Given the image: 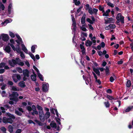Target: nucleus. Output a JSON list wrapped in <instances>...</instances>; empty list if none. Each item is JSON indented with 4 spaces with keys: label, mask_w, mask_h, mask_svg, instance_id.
<instances>
[{
    "label": "nucleus",
    "mask_w": 133,
    "mask_h": 133,
    "mask_svg": "<svg viewBox=\"0 0 133 133\" xmlns=\"http://www.w3.org/2000/svg\"><path fill=\"white\" fill-rule=\"evenodd\" d=\"M116 19L117 20L116 23L117 24L119 25V23L120 22V21L122 23H124V17L123 16H122L121 14L120 13L118 14L116 17Z\"/></svg>",
    "instance_id": "f257e3e1"
},
{
    "label": "nucleus",
    "mask_w": 133,
    "mask_h": 133,
    "mask_svg": "<svg viewBox=\"0 0 133 133\" xmlns=\"http://www.w3.org/2000/svg\"><path fill=\"white\" fill-rule=\"evenodd\" d=\"M20 59L18 58H16L15 60L12 59L11 60H9L8 62L9 65L12 67H14L15 65L18 64L17 62H18Z\"/></svg>",
    "instance_id": "f03ea898"
},
{
    "label": "nucleus",
    "mask_w": 133,
    "mask_h": 133,
    "mask_svg": "<svg viewBox=\"0 0 133 133\" xmlns=\"http://www.w3.org/2000/svg\"><path fill=\"white\" fill-rule=\"evenodd\" d=\"M2 38L3 40L4 41H7L9 40V37L7 34H3L1 35Z\"/></svg>",
    "instance_id": "7ed1b4c3"
},
{
    "label": "nucleus",
    "mask_w": 133,
    "mask_h": 133,
    "mask_svg": "<svg viewBox=\"0 0 133 133\" xmlns=\"http://www.w3.org/2000/svg\"><path fill=\"white\" fill-rule=\"evenodd\" d=\"M104 20L105 21V23L107 24L108 23H110L111 22H112L113 21V19L111 17H106L104 18Z\"/></svg>",
    "instance_id": "20e7f679"
},
{
    "label": "nucleus",
    "mask_w": 133,
    "mask_h": 133,
    "mask_svg": "<svg viewBox=\"0 0 133 133\" xmlns=\"http://www.w3.org/2000/svg\"><path fill=\"white\" fill-rule=\"evenodd\" d=\"M29 71L28 69H26L23 70V74L24 76L28 77L29 76Z\"/></svg>",
    "instance_id": "39448f33"
},
{
    "label": "nucleus",
    "mask_w": 133,
    "mask_h": 133,
    "mask_svg": "<svg viewBox=\"0 0 133 133\" xmlns=\"http://www.w3.org/2000/svg\"><path fill=\"white\" fill-rule=\"evenodd\" d=\"M88 77H87V78H89V80L88 79H87L85 80V82L86 84L88 85L89 84H90V85L91 84V77L90 74H88Z\"/></svg>",
    "instance_id": "423d86ee"
},
{
    "label": "nucleus",
    "mask_w": 133,
    "mask_h": 133,
    "mask_svg": "<svg viewBox=\"0 0 133 133\" xmlns=\"http://www.w3.org/2000/svg\"><path fill=\"white\" fill-rule=\"evenodd\" d=\"M11 48L9 45H7L5 46L4 49V51L8 53H10L11 51Z\"/></svg>",
    "instance_id": "0eeeda50"
},
{
    "label": "nucleus",
    "mask_w": 133,
    "mask_h": 133,
    "mask_svg": "<svg viewBox=\"0 0 133 133\" xmlns=\"http://www.w3.org/2000/svg\"><path fill=\"white\" fill-rule=\"evenodd\" d=\"M18 85L22 88H24L26 86L25 83L23 81H20L18 83Z\"/></svg>",
    "instance_id": "6e6552de"
},
{
    "label": "nucleus",
    "mask_w": 133,
    "mask_h": 133,
    "mask_svg": "<svg viewBox=\"0 0 133 133\" xmlns=\"http://www.w3.org/2000/svg\"><path fill=\"white\" fill-rule=\"evenodd\" d=\"M92 44V41H90L89 39L87 40L86 42L85 45L87 46H90Z\"/></svg>",
    "instance_id": "1a4fd4ad"
},
{
    "label": "nucleus",
    "mask_w": 133,
    "mask_h": 133,
    "mask_svg": "<svg viewBox=\"0 0 133 133\" xmlns=\"http://www.w3.org/2000/svg\"><path fill=\"white\" fill-rule=\"evenodd\" d=\"M19 95V94L17 92H13L10 96V98L15 97H17Z\"/></svg>",
    "instance_id": "9d476101"
},
{
    "label": "nucleus",
    "mask_w": 133,
    "mask_h": 133,
    "mask_svg": "<svg viewBox=\"0 0 133 133\" xmlns=\"http://www.w3.org/2000/svg\"><path fill=\"white\" fill-rule=\"evenodd\" d=\"M42 90L44 92H46L48 90V87L46 84H44L42 85Z\"/></svg>",
    "instance_id": "9b49d317"
},
{
    "label": "nucleus",
    "mask_w": 133,
    "mask_h": 133,
    "mask_svg": "<svg viewBox=\"0 0 133 133\" xmlns=\"http://www.w3.org/2000/svg\"><path fill=\"white\" fill-rule=\"evenodd\" d=\"M22 49L23 51L27 54H28V50L25 46L24 44H22L21 45Z\"/></svg>",
    "instance_id": "f8f14e48"
},
{
    "label": "nucleus",
    "mask_w": 133,
    "mask_h": 133,
    "mask_svg": "<svg viewBox=\"0 0 133 133\" xmlns=\"http://www.w3.org/2000/svg\"><path fill=\"white\" fill-rule=\"evenodd\" d=\"M92 68L94 72H95L98 76H99L100 72L99 70L95 68L94 66H92Z\"/></svg>",
    "instance_id": "ddd939ff"
},
{
    "label": "nucleus",
    "mask_w": 133,
    "mask_h": 133,
    "mask_svg": "<svg viewBox=\"0 0 133 133\" xmlns=\"http://www.w3.org/2000/svg\"><path fill=\"white\" fill-rule=\"evenodd\" d=\"M110 9H108L107 10L105 13H103V16H109V13L110 12Z\"/></svg>",
    "instance_id": "4468645a"
},
{
    "label": "nucleus",
    "mask_w": 133,
    "mask_h": 133,
    "mask_svg": "<svg viewBox=\"0 0 133 133\" xmlns=\"http://www.w3.org/2000/svg\"><path fill=\"white\" fill-rule=\"evenodd\" d=\"M86 15H85L84 14L83 16L82 17L81 19V22L82 24H84L85 23V19Z\"/></svg>",
    "instance_id": "2eb2a0df"
},
{
    "label": "nucleus",
    "mask_w": 133,
    "mask_h": 133,
    "mask_svg": "<svg viewBox=\"0 0 133 133\" xmlns=\"http://www.w3.org/2000/svg\"><path fill=\"white\" fill-rule=\"evenodd\" d=\"M36 74H35V75H31V79L32 81H36Z\"/></svg>",
    "instance_id": "dca6fc26"
},
{
    "label": "nucleus",
    "mask_w": 133,
    "mask_h": 133,
    "mask_svg": "<svg viewBox=\"0 0 133 133\" xmlns=\"http://www.w3.org/2000/svg\"><path fill=\"white\" fill-rule=\"evenodd\" d=\"M8 131L10 133H12L13 132V127L10 125L8 127Z\"/></svg>",
    "instance_id": "f3484780"
},
{
    "label": "nucleus",
    "mask_w": 133,
    "mask_h": 133,
    "mask_svg": "<svg viewBox=\"0 0 133 133\" xmlns=\"http://www.w3.org/2000/svg\"><path fill=\"white\" fill-rule=\"evenodd\" d=\"M28 54L31 57V58L34 61H35V58L33 54H32L31 52H29V53Z\"/></svg>",
    "instance_id": "a211bd4d"
},
{
    "label": "nucleus",
    "mask_w": 133,
    "mask_h": 133,
    "mask_svg": "<svg viewBox=\"0 0 133 133\" xmlns=\"http://www.w3.org/2000/svg\"><path fill=\"white\" fill-rule=\"evenodd\" d=\"M11 90L12 91H19L20 90L19 89H17L16 87L14 86H13L11 88Z\"/></svg>",
    "instance_id": "6ab92c4d"
},
{
    "label": "nucleus",
    "mask_w": 133,
    "mask_h": 133,
    "mask_svg": "<svg viewBox=\"0 0 133 133\" xmlns=\"http://www.w3.org/2000/svg\"><path fill=\"white\" fill-rule=\"evenodd\" d=\"M131 85V81L130 80H128L127 82L126 85L128 88H130Z\"/></svg>",
    "instance_id": "aec40b11"
},
{
    "label": "nucleus",
    "mask_w": 133,
    "mask_h": 133,
    "mask_svg": "<svg viewBox=\"0 0 133 133\" xmlns=\"http://www.w3.org/2000/svg\"><path fill=\"white\" fill-rule=\"evenodd\" d=\"M50 125L53 128H56L57 127V124L56 123H51Z\"/></svg>",
    "instance_id": "412c9836"
},
{
    "label": "nucleus",
    "mask_w": 133,
    "mask_h": 133,
    "mask_svg": "<svg viewBox=\"0 0 133 133\" xmlns=\"http://www.w3.org/2000/svg\"><path fill=\"white\" fill-rule=\"evenodd\" d=\"M7 121L8 123L12 124L14 122L13 120L11 118H7Z\"/></svg>",
    "instance_id": "4be33fe9"
},
{
    "label": "nucleus",
    "mask_w": 133,
    "mask_h": 133,
    "mask_svg": "<svg viewBox=\"0 0 133 133\" xmlns=\"http://www.w3.org/2000/svg\"><path fill=\"white\" fill-rule=\"evenodd\" d=\"M38 76L41 80L43 81L44 80L43 79L42 75L39 72L37 73Z\"/></svg>",
    "instance_id": "5701e85b"
},
{
    "label": "nucleus",
    "mask_w": 133,
    "mask_h": 133,
    "mask_svg": "<svg viewBox=\"0 0 133 133\" xmlns=\"http://www.w3.org/2000/svg\"><path fill=\"white\" fill-rule=\"evenodd\" d=\"M16 70L19 73H21L23 72L22 69L19 67H17L16 68Z\"/></svg>",
    "instance_id": "b1692460"
},
{
    "label": "nucleus",
    "mask_w": 133,
    "mask_h": 133,
    "mask_svg": "<svg viewBox=\"0 0 133 133\" xmlns=\"http://www.w3.org/2000/svg\"><path fill=\"white\" fill-rule=\"evenodd\" d=\"M132 108H133V106L128 107L125 110V112H128Z\"/></svg>",
    "instance_id": "393cba45"
},
{
    "label": "nucleus",
    "mask_w": 133,
    "mask_h": 133,
    "mask_svg": "<svg viewBox=\"0 0 133 133\" xmlns=\"http://www.w3.org/2000/svg\"><path fill=\"white\" fill-rule=\"evenodd\" d=\"M15 113L16 114L19 116H21L22 115V113L21 112L16 110L15 111Z\"/></svg>",
    "instance_id": "a878e982"
},
{
    "label": "nucleus",
    "mask_w": 133,
    "mask_h": 133,
    "mask_svg": "<svg viewBox=\"0 0 133 133\" xmlns=\"http://www.w3.org/2000/svg\"><path fill=\"white\" fill-rule=\"evenodd\" d=\"M14 76L16 77L17 79L19 80H20L21 79V76L20 75L18 74H14Z\"/></svg>",
    "instance_id": "bb28decb"
},
{
    "label": "nucleus",
    "mask_w": 133,
    "mask_h": 133,
    "mask_svg": "<svg viewBox=\"0 0 133 133\" xmlns=\"http://www.w3.org/2000/svg\"><path fill=\"white\" fill-rule=\"evenodd\" d=\"M50 116V113L49 112H46L44 116L46 119L49 118Z\"/></svg>",
    "instance_id": "cd10ccee"
},
{
    "label": "nucleus",
    "mask_w": 133,
    "mask_h": 133,
    "mask_svg": "<svg viewBox=\"0 0 133 133\" xmlns=\"http://www.w3.org/2000/svg\"><path fill=\"white\" fill-rule=\"evenodd\" d=\"M3 122L4 123L6 124L8 123V122L7 121V118L5 117H3V119H2Z\"/></svg>",
    "instance_id": "c85d7f7f"
},
{
    "label": "nucleus",
    "mask_w": 133,
    "mask_h": 133,
    "mask_svg": "<svg viewBox=\"0 0 133 133\" xmlns=\"http://www.w3.org/2000/svg\"><path fill=\"white\" fill-rule=\"evenodd\" d=\"M10 99L11 100H12L16 102H17L18 101V98L17 97H15L10 98Z\"/></svg>",
    "instance_id": "c756f323"
},
{
    "label": "nucleus",
    "mask_w": 133,
    "mask_h": 133,
    "mask_svg": "<svg viewBox=\"0 0 133 133\" xmlns=\"http://www.w3.org/2000/svg\"><path fill=\"white\" fill-rule=\"evenodd\" d=\"M104 104L106 108H108L109 107L110 104L109 102L108 101H107V102H104Z\"/></svg>",
    "instance_id": "7c9ffc66"
},
{
    "label": "nucleus",
    "mask_w": 133,
    "mask_h": 133,
    "mask_svg": "<svg viewBox=\"0 0 133 133\" xmlns=\"http://www.w3.org/2000/svg\"><path fill=\"white\" fill-rule=\"evenodd\" d=\"M44 116H39V117L41 121L42 122H44L45 121Z\"/></svg>",
    "instance_id": "2f4dec72"
},
{
    "label": "nucleus",
    "mask_w": 133,
    "mask_h": 133,
    "mask_svg": "<svg viewBox=\"0 0 133 133\" xmlns=\"http://www.w3.org/2000/svg\"><path fill=\"white\" fill-rule=\"evenodd\" d=\"M36 46V45H33L31 47V51L33 53H34L35 52V46Z\"/></svg>",
    "instance_id": "473e14b6"
},
{
    "label": "nucleus",
    "mask_w": 133,
    "mask_h": 133,
    "mask_svg": "<svg viewBox=\"0 0 133 133\" xmlns=\"http://www.w3.org/2000/svg\"><path fill=\"white\" fill-rule=\"evenodd\" d=\"M33 112H32L31 113L32 115L33 116H34L35 114L36 115H38V112L36 111V110H33Z\"/></svg>",
    "instance_id": "72a5a7b5"
},
{
    "label": "nucleus",
    "mask_w": 133,
    "mask_h": 133,
    "mask_svg": "<svg viewBox=\"0 0 133 133\" xmlns=\"http://www.w3.org/2000/svg\"><path fill=\"white\" fill-rule=\"evenodd\" d=\"M33 112H32L31 113L32 115L33 116H34L35 114L36 115H38V112L36 111V110H33Z\"/></svg>",
    "instance_id": "f704fd0d"
},
{
    "label": "nucleus",
    "mask_w": 133,
    "mask_h": 133,
    "mask_svg": "<svg viewBox=\"0 0 133 133\" xmlns=\"http://www.w3.org/2000/svg\"><path fill=\"white\" fill-rule=\"evenodd\" d=\"M16 51L17 53L19 54L22 52V51H21V49L20 47L17 48Z\"/></svg>",
    "instance_id": "c9c22d12"
},
{
    "label": "nucleus",
    "mask_w": 133,
    "mask_h": 133,
    "mask_svg": "<svg viewBox=\"0 0 133 133\" xmlns=\"http://www.w3.org/2000/svg\"><path fill=\"white\" fill-rule=\"evenodd\" d=\"M16 36L20 41H22V38H21L20 37L18 34H16Z\"/></svg>",
    "instance_id": "e433bc0d"
},
{
    "label": "nucleus",
    "mask_w": 133,
    "mask_h": 133,
    "mask_svg": "<svg viewBox=\"0 0 133 133\" xmlns=\"http://www.w3.org/2000/svg\"><path fill=\"white\" fill-rule=\"evenodd\" d=\"M107 97L110 100H112V99H115L114 98L112 97L111 96L109 95H107Z\"/></svg>",
    "instance_id": "4c0bfd02"
},
{
    "label": "nucleus",
    "mask_w": 133,
    "mask_h": 133,
    "mask_svg": "<svg viewBox=\"0 0 133 133\" xmlns=\"http://www.w3.org/2000/svg\"><path fill=\"white\" fill-rule=\"evenodd\" d=\"M55 118L56 119L57 122L58 123L59 125L61 124V123L60 122L61 120L60 119L57 117H56Z\"/></svg>",
    "instance_id": "58836bf2"
},
{
    "label": "nucleus",
    "mask_w": 133,
    "mask_h": 133,
    "mask_svg": "<svg viewBox=\"0 0 133 133\" xmlns=\"http://www.w3.org/2000/svg\"><path fill=\"white\" fill-rule=\"evenodd\" d=\"M12 78L13 80L16 83H17L18 81V80L16 79V77L15 76H12Z\"/></svg>",
    "instance_id": "ea45409f"
},
{
    "label": "nucleus",
    "mask_w": 133,
    "mask_h": 133,
    "mask_svg": "<svg viewBox=\"0 0 133 133\" xmlns=\"http://www.w3.org/2000/svg\"><path fill=\"white\" fill-rule=\"evenodd\" d=\"M107 5L110 6L111 7V8H112L114 7V5L113 4L111 3L110 2H108L107 3Z\"/></svg>",
    "instance_id": "a19ab883"
},
{
    "label": "nucleus",
    "mask_w": 133,
    "mask_h": 133,
    "mask_svg": "<svg viewBox=\"0 0 133 133\" xmlns=\"http://www.w3.org/2000/svg\"><path fill=\"white\" fill-rule=\"evenodd\" d=\"M87 21L88 22H89L90 24H92L94 23V22H92V21L89 18H87Z\"/></svg>",
    "instance_id": "79ce46f5"
},
{
    "label": "nucleus",
    "mask_w": 133,
    "mask_h": 133,
    "mask_svg": "<svg viewBox=\"0 0 133 133\" xmlns=\"http://www.w3.org/2000/svg\"><path fill=\"white\" fill-rule=\"evenodd\" d=\"M9 35L12 38H14L15 36V34L14 33L11 31H9Z\"/></svg>",
    "instance_id": "37998d69"
},
{
    "label": "nucleus",
    "mask_w": 133,
    "mask_h": 133,
    "mask_svg": "<svg viewBox=\"0 0 133 133\" xmlns=\"http://www.w3.org/2000/svg\"><path fill=\"white\" fill-rule=\"evenodd\" d=\"M109 26H110L111 28L112 29H115L116 27V25L114 24H110L109 25Z\"/></svg>",
    "instance_id": "c03bdc74"
},
{
    "label": "nucleus",
    "mask_w": 133,
    "mask_h": 133,
    "mask_svg": "<svg viewBox=\"0 0 133 133\" xmlns=\"http://www.w3.org/2000/svg\"><path fill=\"white\" fill-rule=\"evenodd\" d=\"M37 107L39 111L43 110L42 108L40 105H37Z\"/></svg>",
    "instance_id": "a18cd8bd"
},
{
    "label": "nucleus",
    "mask_w": 133,
    "mask_h": 133,
    "mask_svg": "<svg viewBox=\"0 0 133 133\" xmlns=\"http://www.w3.org/2000/svg\"><path fill=\"white\" fill-rule=\"evenodd\" d=\"M89 12L90 14V15H92L93 13L92 11V9L91 8H90L89 9Z\"/></svg>",
    "instance_id": "49530a36"
},
{
    "label": "nucleus",
    "mask_w": 133,
    "mask_h": 133,
    "mask_svg": "<svg viewBox=\"0 0 133 133\" xmlns=\"http://www.w3.org/2000/svg\"><path fill=\"white\" fill-rule=\"evenodd\" d=\"M11 5L10 4L8 8V11L9 12V13L10 14L11 12Z\"/></svg>",
    "instance_id": "de8ad7c7"
},
{
    "label": "nucleus",
    "mask_w": 133,
    "mask_h": 133,
    "mask_svg": "<svg viewBox=\"0 0 133 133\" xmlns=\"http://www.w3.org/2000/svg\"><path fill=\"white\" fill-rule=\"evenodd\" d=\"M39 116H44V114L43 112V110H42L41 111H39Z\"/></svg>",
    "instance_id": "09e8293b"
},
{
    "label": "nucleus",
    "mask_w": 133,
    "mask_h": 133,
    "mask_svg": "<svg viewBox=\"0 0 133 133\" xmlns=\"http://www.w3.org/2000/svg\"><path fill=\"white\" fill-rule=\"evenodd\" d=\"M33 68L36 71L37 73L39 72V71L35 65L33 66Z\"/></svg>",
    "instance_id": "8fccbe9b"
},
{
    "label": "nucleus",
    "mask_w": 133,
    "mask_h": 133,
    "mask_svg": "<svg viewBox=\"0 0 133 133\" xmlns=\"http://www.w3.org/2000/svg\"><path fill=\"white\" fill-rule=\"evenodd\" d=\"M5 65V63H1L0 64V68H3Z\"/></svg>",
    "instance_id": "3c124183"
},
{
    "label": "nucleus",
    "mask_w": 133,
    "mask_h": 133,
    "mask_svg": "<svg viewBox=\"0 0 133 133\" xmlns=\"http://www.w3.org/2000/svg\"><path fill=\"white\" fill-rule=\"evenodd\" d=\"M100 45H101V47L102 48H104L105 46V44L104 42H102L101 44H100Z\"/></svg>",
    "instance_id": "603ef678"
},
{
    "label": "nucleus",
    "mask_w": 133,
    "mask_h": 133,
    "mask_svg": "<svg viewBox=\"0 0 133 133\" xmlns=\"http://www.w3.org/2000/svg\"><path fill=\"white\" fill-rule=\"evenodd\" d=\"M80 28L81 30L83 31H87V29L85 27H82Z\"/></svg>",
    "instance_id": "864d4df0"
},
{
    "label": "nucleus",
    "mask_w": 133,
    "mask_h": 133,
    "mask_svg": "<svg viewBox=\"0 0 133 133\" xmlns=\"http://www.w3.org/2000/svg\"><path fill=\"white\" fill-rule=\"evenodd\" d=\"M8 84L10 85H12L13 84V83L11 81H8Z\"/></svg>",
    "instance_id": "5fc2aeb1"
},
{
    "label": "nucleus",
    "mask_w": 133,
    "mask_h": 133,
    "mask_svg": "<svg viewBox=\"0 0 133 133\" xmlns=\"http://www.w3.org/2000/svg\"><path fill=\"white\" fill-rule=\"evenodd\" d=\"M27 109L29 111H31L32 110V107L30 106H28L27 107Z\"/></svg>",
    "instance_id": "6e6d98bb"
},
{
    "label": "nucleus",
    "mask_w": 133,
    "mask_h": 133,
    "mask_svg": "<svg viewBox=\"0 0 133 133\" xmlns=\"http://www.w3.org/2000/svg\"><path fill=\"white\" fill-rule=\"evenodd\" d=\"M115 80V79L113 77L111 76L110 78V81L111 82H113Z\"/></svg>",
    "instance_id": "4d7b16f0"
},
{
    "label": "nucleus",
    "mask_w": 133,
    "mask_h": 133,
    "mask_svg": "<svg viewBox=\"0 0 133 133\" xmlns=\"http://www.w3.org/2000/svg\"><path fill=\"white\" fill-rule=\"evenodd\" d=\"M1 130L2 131L4 132H5L6 130V128L4 127H2Z\"/></svg>",
    "instance_id": "13d9d810"
},
{
    "label": "nucleus",
    "mask_w": 133,
    "mask_h": 133,
    "mask_svg": "<svg viewBox=\"0 0 133 133\" xmlns=\"http://www.w3.org/2000/svg\"><path fill=\"white\" fill-rule=\"evenodd\" d=\"M20 54V56H21L22 58H25V55H24L23 52H21Z\"/></svg>",
    "instance_id": "bf43d9fd"
},
{
    "label": "nucleus",
    "mask_w": 133,
    "mask_h": 133,
    "mask_svg": "<svg viewBox=\"0 0 133 133\" xmlns=\"http://www.w3.org/2000/svg\"><path fill=\"white\" fill-rule=\"evenodd\" d=\"M107 64V62L105 61H104L102 62V64L101 65L102 66L104 67L106 66Z\"/></svg>",
    "instance_id": "052dcab7"
},
{
    "label": "nucleus",
    "mask_w": 133,
    "mask_h": 133,
    "mask_svg": "<svg viewBox=\"0 0 133 133\" xmlns=\"http://www.w3.org/2000/svg\"><path fill=\"white\" fill-rule=\"evenodd\" d=\"M50 110L51 112L54 115H55V113L54 112V109L53 108H51L50 109Z\"/></svg>",
    "instance_id": "680f3d73"
},
{
    "label": "nucleus",
    "mask_w": 133,
    "mask_h": 133,
    "mask_svg": "<svg viewBox=\"0 0 133 133\" xmlns=\"http://www.w3.org/2000/svg\"><path fill=\"white\" fill-rule=\"evenodd\" d=\"M71 16L72 17V20L73 22H76L75 19L74 17V16L72 15H71Z\"/></svg>",
    "instance_id": "e2e57ef3"
},
{
    "label": "nucleus",
    "mask_w": 133,
    "mask_h": 133,
    "mask_svg": "<svg viewBox=\"0 0 133 133\" xmlns=\"http://www.w3.org/2000/svg\"><path fill=\"white\" fill-rule=\"evenodd\" d=\"M98 9L100 11H102L103 9H104V8L102 7L101 5H100L99 6Z\"/></svg>",
    "instance_id": "0e129e2a"
},
{
    "label": "nucleus",
    "mask_w": 133,
    "mask_h": 133,
    "mask_svg": "<svg viewBox=\"0 0 133 133\" xmlns=\"http://www.w3.org/2000/svg\"><path fill=\"white\" fill-rule=\"evenodd\" d=\"M80 39L82 40V41H84L86 40V38L84 37V36H81L80 38Z\"/></svg>",
    "instance_id": "69168bd1"
},
{
    "label": "nucleus",
    "mask_w": 133,
    "mask_h": 133,
    "mask_svg": "<svg viewBox=\"0 0 133 133\" xmlns=\"http://www.w3.org/2000/svg\"><path fill=\"white\" fill-rule=\"evenodd\" d=\"M107 92L108 93L111 94L112 93V91L110 89H109L107 90Z\"/></svg>",
    "instance_id": "338daca9"
},
{
    "label": "nucleus",
    "mask_w": 133,
    "mask_h": 133,
    "mask_svg": "<svg viewBox=\"0 0 133 133\" xmlns=\"http://www.w3.org/2000/svg\"><path fill=\"white\" fill-rule=\"evenodd\" d=\"M21 129H18L16 131V133H21Z\"/></svg>",
    "instance_id": "774afa93"
}]
</instances>
